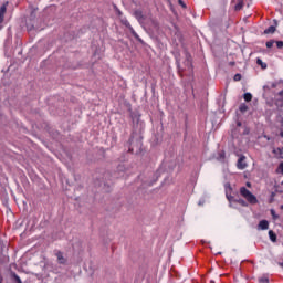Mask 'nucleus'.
Segmentation results:
<instances>
[{"label":"nucleus","mask_w":283,"mask_h":283,"mask_svg":"<svg viewBox=\"0 0 283 283\" xmlns=\"http://www.w3.org/2000/svg\"><path fill=\"white\" fill-rule=\"evenodd\" d=\"M134 17L137 19V21L143 25V28H147V25H151L149 30H157L158 29V22L151 18V15H145L143 11L137 10L134 12Z\"/></svg>","instance_id":"obj_1"},{"label":"nucleus","mask_w":283,"mask_h":283,"mask_svg":"<svg viewBox=\"0 0 283 283\" xmlns=\"http://www.w3.org/2000/svg\"><path fill=\"white\" fill-rule=\"evenodd\" d=\"M240 193L248 202H250V205H258V198L245 187L240 188Z\"/></svg>","instance_id":"obj_2"},{"label":"nucleus","mask_w":283,"mask_h":283,"mask_svg":"<svg viewBox=\"0 0 283 283\" xmlns=\"http://www.w3.org/2000/svg\"><path fill=\"white\" fill-rule=\"evenodd\" d=\"M129 151L138 156V154H143V142H133L130 144Z\"/></svg>","instance_id":"obj_3"},{"label":"nucleus","mask_w":283,"mask_h":283,"mask_svg":"<svg viewBox=\"0 0 283 283\" xmlns=\"http://www.w3.org/2000/svg\"><path fill=\"white\" fill-rule=\"evenodd\" d=\"M123 25H125V28H128L130 34H133V36H135V39L137 41H139V43H143V39H140V36L138 35V33H136V31L134 30V28L132 27V24L129 23V21H127V19H123L122 20Z\"/></svg>","instance_id":"obj_4"},{"label":"nucleus","mask_w":283,"mask_h":283,"mask_svg":"<svg viewBox=\"0 0 283 283\" xmlns=\"http://www.w3.org/2000/svg\"><path fill=\"white\" fill-rule=\"evenodd\" d=\"M7 10H8V2H6L0 7V23H3V19L6 17Z\"/></svg>","instance_id":"obj_5"},{"label":"nucleus","mask_w":283,"mask_h":283,"mask_svg":"<svg viewBox=\"0 0 283 283\" xmlns=\"http://www.w3.org/2000/svg\"><path fill=\"white\" fill-rule=\"evenodd\" d=\"M7 10H8V2H6L0 7V23H3V19L6 17Z\"/></svg>","instance_id":"obj_6"},{"label":"nucleus","mask_w":283,"mask_h":283,"mask_svg":"<svg viewBox=\"0 0 283 283\" xmlns=\"http://www.w3.org/2000/svg\"><path fill=\"white\" fill-rule=\"evenodd\" d=\"M59 264H67V259L64 258L63 252L59 251L55 253Z\"/></svg>","instance_id":"obj_7"},{"label":"nucleus","mask_w":283,"mask_h":283,"mask_svg":"<svg viewBox=\"0 0 283 283\" xmlns=\"http://www.w3.org/2000/svg\"><path fill=\"white\" fill-rule=\"evenodd\" d=\"M244 160H245L244 156L239 158L238 164H237L238 169H247V161H244Z\"/></svg>","instance_id":"obj_8"},{"label":"nucleus","mask_w":283,"mask_h":283,"mask_svg":"<svg viewBox=\"0 0 283 283\" xmlns=\"http://www.w3.org/2000/svg\"><path fill=\"white\" fill-rule=\"evenodd\" d=\"M259 229H261V231H266V229H269V221H266V220L260 221Z\"/></svg>","instance_id":"obj_9"},{"label":"nucleus","mask_w":283,"mask_h":283,"mask_svg":"<svg viewBox=\"0 0 283 283\" xmlns=\"http://www.w3.org/2000/svg\"><path fill=\"white\" fill-rule=\"evenodd\" d=\"M275 27L271 25L264 30V34H275Z\"/></svg>","instance_id":"obj_10"},{"label":"nucleus","mask_w":283,"mask_h":283,"mask_svg":"<svg viewBox=\"0 0 283 283\" xmlns=\"http://www.w3.org/2000/svg\"><path fill=\"white\" fill-rule=\"evenodd\" d=\"M269 237H270V240L272 242H276L277 241V235L275 234V232H273V230L269 231Z\"/></svg>","instance_id":"obj_11"},{"label":"nucleus","mask_w":283,"mask_h":283,"mask_svg":"<svg viewBox=\"0 0 283 283\" xmlns=\"http://www.w3.org/2000/svg\"><path fill=\"white\" fill-rule=\"evenodd\" d=\"M243 98H244V101H245L247 103H250V101H252V98H253V95H251V93H245V94L243 95Z\"/></svg>","instance_id":"obj_12"},{"label":"nucleus","mask_w":283,"mask_h":283,"mask_svg":"<svg viewBox=\"0 0 283 283\" xmlns=\"http://www.w3.org/2000/svg\"><path fill=\"white\" fill-rule=\"evenodd\" d=\"M256 63L262 67V70H266V63L262 62L261 59H258Z\"/></svg>","instance_id":"obj_13"},{"label":"nucleus","mask_w":283,"mask_h":283,"mask_svg":"<svg viewBox=\"0 0 283 283\" xmlns=\"http://www.w3.org/2000/svg\"><path fill=\"white\" fill-rule=\"evenodd\" d=\"M241 8H244V2L243 1H240V2H238V4H235V7H234V10H240Z\"/></svg>","instance_id":"obj_14"},{"label":"nucleus","mask_w":283,"mask_h":283,"mask_svg":"<svg viewBox=\"0 0 283 283\" xmlns=\"http://www.w3.org/2000/svg\"><path fill=\"white\" fill-rule=\"evenodd\" d=\"M259 283H269V277L266 276L260 277Z\"/></svg>","instance_id":"obj_15"},{"label":"nucleus","mask_w":283,"mask_h":283,"mask_svg":"<svg viewBox=\"0 0 283 283\" xmlns=\"http://www.w3.org/2000/svg\"><path fill=\"white\" fill-rule=\"evenodd\" d=\"M277 174H283V163H281L276 170Z\"/></svg>","instance_id":"obj_16"},{"label":"nucleus","mask_w":283,"mask_h":283,"mask_svg":"<svg viewBox=\"0 0 283 283\" xmlns=\"http://www.w3.org/2000/svg\"><path fill=\"white\" fill-rule=\"evenodd\" d=\"M234 81H242V75L240 73H237L234 75Z\"/></svg>","instance_id":"obj_17"},{"label":"nucleus","mask_w":283,"mask_h":283,"mask_svg":"<svg viewBox=\"0 0 283 283\" xmlns=\"http://www.w3.org/2000/svg\"><path fill=\"white\" fill-rule=\"evenodd\" d=\"M282 84H283V81L280 80L279 82L272 83V87H276L277 85H282Z\"/></svg>","instance_id":"obj_18"},{"label":"nucleus","mask_w":283,"mask_h":283,"mask_svg":"<svg viewBox=\"0 0 283 283\" xmlns=\"http://www.w3.org/2000/svg\"><path fill=\"white\" fill-rule=\"evenodd\" d=\"M238 202H239V205H241L242 207H247V201H244V199H239Z\"/></svg>","instance_id":"obj_19"},{"label":"nucleus","mask_w":283,"mask_h":283,"mask_svg":"<svg viewBox=\"0 0 283 283\" xmlns=\"http://www.w3.org/2000/svg\"><path fill=\"white\" fill-rule=\"evenodd\" d=\"M275 41L271 40L266 42V48H271L272 45H274Z\"/></svg>","instance_id":"obj_20"},{"label":"nucleus","mask_w":283,"mask_h":283,"mask_svg":"<svg viewBox=\"0 0 283 283\" xmlns=\"http://www.w3.org/2000/svg\"><path fill=\"white\" fill-rule=\"evenodd\" d=\"M271 216H272V218H273V220H277V216L275 214V210H271Z\"/></svg>","instance_id":"obj_21"},{"label":"nucleus","mask_w":283,"mask_h":283,"mask_svg":"<svg viewBox=\"0 0 283 283\" xmlns=\"http://www.w3.org/2000/svg\"><path fill=\"white\" fill-rule=\"evenodd\" d=\"M276 48L282 49L283 48V41H277L276 42Z\"/></svg>","instance_id":"obj_22"},{"label":"nucleus","mask_w":283,"mask_h":283,"mask_svg":"<svg viewBox=\"0 0 283 283\" xmlns=\"http://www.w3.org/2000/svg\"><path fill=\"white\" fill-rule=\"evenodd\" d=\"M179 6H181L182 8H187V4H185V2L182 0H178Z\"/></svg>","instance_id":"obj_23"},{"label":"nucleus","mask_w":283,"mask_h":283,"mask_svg":"<svg viewBox=\"0 0 283 283\" xmlns=\"http://www.w3.org/2000/svg\"><path fill=\"white\" fill-rule=\"evenodd\" d=\"M187 67H188V70H190L191 69V61H189V60H187Z\"/></svg>","instance_id":"obj_24"},{"label":"nucleus","mask_w":283,"mask_h":283,"mask_svg":"<svg viewBox=\"0 0 283 283\" xmlns=\"http://www.w3.org/2000/svg\"><path fill=\"white\" fill-rule=\"evenodd\" d=\"M263 90H264V92H269V90H271V86L265 85V86H263Z\"/></svg>","instance_id":"obj_25"},{"label":"nucleus","mask_w":283,"mask_h":283,"mask_svg":"<svg viewBox=\"0 0 283 283\" xmlns=\"http://www.w3.org/2000/svg\"><path fill=\"white\" fill-rule=\"evenodd\" d=\"M247 109H248L247 106H241V107H240V111H241V112H247Z\"/></svg>","instance_id":"obj_26"},{"label":"nucleus","mask_w":283,"mask_h":283,"mask_svg":"<svg viewBox=\"0 0 283 283\" xmlns=\"http://www.w3.org/2000/svg\"><path fill=\"white\" fill-rule=\"evenodd\" d=\"M17 282L21 283V279L19 276H15Z\"/></svg>","instance_id":"obj_27"},{"label":"nucleus","mask_w":283,"mask_h":283,"mask_svg":"<svg viewBox=\"0 0 283 283\" xmlns=\"http://www.w3.org/2000/svg\"><path fill=\"white\" fill-rule=\"evenodd\" d=\"M245 185L247 187L251 188V182L248 181Z\"/></svg>","instance_id":"obj_28"},{"label":"nucleus","mask_w":283,"mask_h":283,"mask_svg":"<svg viewBox=\"0 0 283 283\" xmlns=\"http://www.w3.org/2000/svg\"><path fill=\"white\" fill-rule=\"evenodd\" d=\"M279 95H280V96H283V91L279 92Z\"/></svg>","instance_id":"obj_29"},{"label":"nucleus","mask_w":283,"mask_h":283,"mask_svg":"<svg viewBox=\"0 0 283 283\" xmlns=\"http://www.w3.org/2000/svg\"><path fill=\"white\" fill-rule=\"evenodd\" d=\"M242 126V123L238 122V127H241Z\"/></svg>","instance_id":"obj_30"},{"label":"nucleus","mask_w":283,"mask_h":283,"mask_svg":"<svg viewBox=\"0 0 283 283\" xmlns=\"http://www.w3.org/2000/svg\"><path fill=\"white\" fill-rule=\"evenodd\" d=\"M280 135H281V137L283 138V132H281V134H280Z\"/></svg>","instance_id":"obj_31"},{"label":"nucleus","mask_w":283,"mask_h":283,"mask_svg":"<svg viewBox=\"0 0 283 283\" xmlns=\"http://www.w3.org/2000/svg\"><path fill=\"white\" fill-rule=\"evenodd\" d=\"M217 253H218V255H221L222 252H217Z\"/></svg>","instance_id":"obj_32"},{"label":"nucleus","mask_w":283,"mask_h":283,"mask_svg":"<svg viewBox=\"0 0 283 283\" xmlns=\"http://www.w3.org/2000/svg\"><path fill=\"white\" fill-rule=\"evenodd\" d=\"M118 12V14H123L120 11H117Z\"/></svg>","instance_id":"obj_33"},{"label":"nucleus","mask_w":283,"mask_h":283,"mask_svg":"<svg viewBox=\"0 0 283 283\" xmlns=\"http://www.w3.org/2000/svg\"><path fill=\"white\" fill-rule=\"evenodd\" d=\"M228 200H231V197H228Z\"/></svg>","instance_id":"obj_34"}]
</instances>
